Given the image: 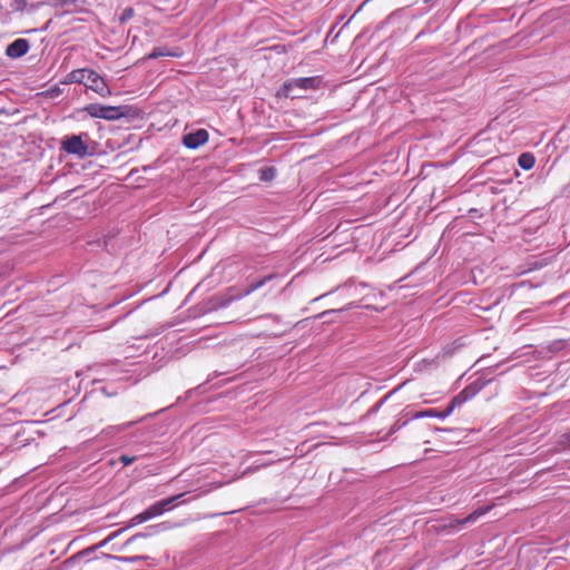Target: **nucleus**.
Instances as JSON below:
<instances>
[{"instance_id": "6ab92c4d", "label": "nucleus", "mask_w": 570, "mask_h": 570, "mask_svg": "<svg viewBox=\"0 0 570 570\" xmlns=\"http://www.w3.org/2000/svg\"><path fill=\"white\" fill-rule=\"evenodd\" d=\"M134 14H135V10L132 8H125L119 17V20H120V22H126V21L130 20L134 17Z\"/></svg>"}, {"instance_id": "0eeeda50", "label": "nucleus", "mask_w": 570, "mask_h": 570, "mask_svg": "<svg viewBox=\"0 0 570 570\" xmlns=\"http://www.w3.org/2000/svg\"><path fill=\"white\" fill-rule=\"evenodd\" d=\"M206 129H197L183 136V145L188 149H196L208 141Z\"/></svg>"}, {"instance_id": "a878e982", "label": "nucleus", "mask_w": 570, "mask_h": 570, "mask_svg": "<svg viewBox=\"0 0 570 570\" xmlns=\"http://www.w3.org/2000/svg\"><path fill=\"white\" fill-rule=\"evenodd\" d=\"M561 444L570 449V432L561 436Z\"/></svg>"}, {"instance_id": "a211bd4d", "label": "nucleus", "mask_w": 570, "mask_h": 570, "mask_svg": "<svg viewBox=\"0 0 570 570\" xmlns=\"http://www.w3.org/2000/svg\"><path fill=\"white\" fill-rule=\"evenodd\" d=\"M150 535V533H136L134 535H131L120 548H118L117 550L118 551H122L125 550L126 547H128L130 543H132L135 540H137L138 538H146Z\"/></svg>"}, {"instance_id": "bb28decb", "label": "nucleus", "mask_w": 570, "mask_h": 570, "mask_svg": "<svg viewBox=\"0 0 570 570\" xmlns=\"http://www.w3.org/2000/svg\"><path fill=\"white\" fill-rule=\"evenodd\" d=\"M434 432L438 433V434L439 433H452V432H454V430L453 429H448V428H435Z\"/></svg>"}, {"instance_id": "39448f33", "label": "nucleus", "mask_w": 570, "mask_h": 570, "mask_svg": "<svg viewBox=\"0 0 570 570\" xmlns=\"http://www.w3.org/2000/svg\"><path fill=\"white\" fill-rule=\"evenodd\" d=\"M184 495V493H180L174 497L159 500L154 504L149 505L146 510H144L145 514L147 515V519L150 520L164 514L166 511H170L171 509H174L176 501Z\"/></svg>"}, {"instance_id": "9d476101", "label": "nucleus", "mask_w": 570, "mask_h": 570, "mask_svg": "<svg viewBox=\"0 0 570 570\" xmlns=\"http://www.w3.org/2000/svg\"><path fill=\"white\" fill-rule=\"evenodd\" d=\"M453 410L451 409L450 404L446 406V409L439 411L436 409H428L423 411H419L412 415L413 420L416 419H423V417H438V419H446L452 414Z\"/></svg>"}, {"instance_id": "cd10ccee", "label": "nucleus", "mask_w": 570, "mask_h": 570, "mask_svg": "<svg viewBox=\"0 0 570 570\" xmlns=\"http://www.w3.org/2000/svg\"><path fill=\"white\" fill-rule=\"evenodd\" d=\"M150 529H154V530H166V529H168V527L166 525L165 522H163V523H159L157 525L151 527Z\"/></svg>"}, {"instance_id": "ddd939ff", "label": "nucleus", "mask_w": 570, "mask_h": 570, "mask_svg": "<svg viewBox=\"0 0 570 570\" xmlns=\"http://www.w3.org/2000/svg\"><path fill=\"white\" fill-rule=\"evenodd\" d=\"M535 158L531 153H523L518 158V165L524 170L533 168Z\"/></svg>"}, {"instance_id": "20e7f679", "label": "nucleus", "mask_w": 570, "mask_h": 570, "mask_svg": "<svg viewBox=\"0 0 570 570\" xmlns=\"http://www.w3.org/2000/svg\"><path fill=\"white\" fill-rule=\"evenodd\" d=\"M85 110L94 118H102L106 120H116L124 115L119 107L100 104H90Z\"/></svg>"}, {"instance_id": "1a4fd4ad", "label": "nucleus", "mask_w": 570, "mask_h": 570, "mask_svg": "<svg viewBox=\"0 0 570 570\" xmlns=\"http://www.w3.org/2000/svg\"><path fill=\"white\" fill-rule=\"evenodd\" d=\"M183 55H184V51L180 48L170 49L168 47H156L146 57V59H157L160 57L180 58V57H183Z\"/></svg>"}, {"instance_id": "4be33fe9", "label": "nucleus", "mask_w": 570, "mask_h": 570, "mask_svg": "<svg viewBox=\"0 0 570 570\" xmlns=\"http://www.w3.org/2000/svg\"><path fill=\"white\" fill-rule=\"evenodd\" d=\"M12 8L14 11H23L27 7V0H12Z\"/></svg>"}, {"instance_id": "f3484780", "label": "nucleus", "mask_w": 570, "mask_h": 570, "mask_svg": "<svg viewBox=\"0 0 570 570\" xmlns=\"http://www.w3.org/2000/svg\"><path fill=\"white\" fill-rule=\"evenodd\" d=\"M146 521H148V519H147V515L145 514V512L142 511V512L136 514L134 518H131L127 528H131V527L141 524Z\"/></svg>"}, {"instance_id": "7c9ffc66", "label": "nucleus", "mask_w": 570, "mask_h": 570, "mask_svg": "<svg viewBox=\"0 0 570 570\" xmlns=\"http://www.w3.org/2000/svg\"><path fill=\"white\" fill-rule=\"evenodd\" d=\"M568 187L570 188V184L568 185Z\"/></svg>"}, {"instance_id": "412c9836", "label": "nucleus", "mask_w": 570, "mask_h": 570, "mask_svg": "<svg viewBox=\"0 0 570 570\" xmlns=\"http://www.w3.org/2000/svg\"><path fill=\"white\" fill-rule=\"evenodd\" d=\"M132 424H134L132 422H128V423L117 425V426H109L106 431H108V433L120 432V431H124L127 428L131 426Z\"/></svg>"}, {"instance_id": "6e6552de", "label": "nucleus", "mask_w": 570, "mask_h": 570, "mask_svg": "<svg viewBox=\"0 0 570 570\" xmlns=\"http://www.w3.org/2000/svg\"><path fill=\"white\" fill-rule=\"evenodd\" d=\"M29 49V41L27 39L19 38L7 46L6 55L12 59H18L27 55Z\"/></svg>"}, {"instance_id": "f03ea898", "label": "nucleus", "mask_w": 570, "mask_h": 570, "mask_svg": "<svg viewBox=\"0 0 570 570\" xmlns=\"http://www.w3.org/2000/svg\"><path fill=\"white\" fill-rule=\"evenodd\" d=\"M323 79L320 76L304 77L291 79L282 86L278 95L285 98H299V95L295 94L296 89L299 90H316L321 88Z\"/></svg>"}, {"instance_id": "f8f14e48", "label": "nucleus", "mask_w": 570, "mask_h": 570, "mask_svg": "<svg viewBox=\"0 0 570 570\" xmlns=\"http://www.w3.org/2000/svg\"><path fill=\"white\" fill-rule=\"evenodd\" d=\"M50 6H52L57 10H61L62 13H68L70 10L68 8H78V0H50Z\"/></svg>"}, {"instance_id": "4468645a", "label": "nucleus", "mask_w": 570, "mask_h": 570, "mask_svg": "<svg viewBox=\"0 0 570 570\" xmlns=\"http://www.w3.org/2000/svg\"><path fill=\"white\" fill-rule=\"evenodd\" d=\"M274 274H269L267 276H264L263 278H261L259 281L257 282H253L252 284H249L245 291H244V295H249L252 294L253 292H255L256 289L263 287L267 282H269L271 279L274 278Z\"/></svg>"}, {"instance_id": "aec40b11", "label": "nucleus", "mask_w": 570, "mask_h": 570, "mask_svg": "<svg viewBox=\"0 0 570 570\" xmlns=\"http://www.w3.org/2000/svg\"><path fill=\"white\" fill-rule=\"evenodd\" d=\"M411 419H407L405 421H402L401 419H399L392 426L391 429V432L392 433H395L397 431H400L401 429H403L410 421Z\"/></svg>"}, {"instance_id": "b1692460", "label": "nucleus", "mask_w": 570, "mask_h": 570, "mask_svg": "<svg viewBox=\"0 0 570 570\" xmlns=\"http://www.w3.org/2000/svg\"><path fill=\"white\" fill-rule=\"evenodd\" d=\"M389 397V395H386L384 399H382L377 404H375L374 406H372L370 410H368V414H373V413H376L380 407L383 405V403L385 402V400Z\"/></svg>"}, {"instance_id": "5701e85b", "label": "nucleus", "mask_w": 570, "mask_h": 570, "mask_svg": "<svg viewBox=\"0 0 570 570\" xmlns=\"http://www.w3.org/2000/svg\"><path fill=\"white\" fill-rule=\"evenodd\" d=\"M119 461L124 465H129L136 461V456H129V455L122 454V455H120Z\"/></svg>"}, {"instance_id": "393cba45", "label": "nucleus", "mask_w": 570, "mask_h": 570, "mask_svg": "<svg viewBox=\"0 0 570 570\" xmlns=\"http://www.w3.org/2000/svg\"><path fill=\"white\" fill-rule=\"evenodd\" d=\"M127 528H122V529H119L117 531H114L111 532L107 538H106V541H112L114 539H116L117 537H119Z\"/></svg>"}, {"instance_id": "f257e3e1", "label": "nucleus", "mask_w": 570, "mask_h": 570, "mask_svg": "<svg viewBox=\"0 0 570 570\" xmlns=\"http://www.w3.org/2000/svg\"><path fill=\"white\" fill-rule=\"evenodd\" d=\"M66 83H82L86 88L95 91L100 97H108L111 91L105 79L95 70L83 68L76 69L66 76Z\"/></svg>"}, {"instance_id": "dca6fc26", "label": "nucleus", "mask_w": 570, "mask_h": 570, "mask_svg": "<svg viewBox=\"0 0 570 570\" xmlns=\"http://www.w3.org/2000/svg\"><path fill=\"white\" fill-rule=\"evenodd\" d=\"M259 174L262 181H271L275 177V169L273 167H265L259 170Z\"/></svg>"}, {"instance_id": "c756f323", "label": "nucleus", "mask_w": 570, "mask_h": 570, "mask_svg": "<svg viewBox=\"0 0 570 570\" xmlns=\"http://www.w3.org/2000/svg\"><path fill=\"white\" fill-rule=\"evenodd\" d=\"M333 312H336V311L335 309H331V311L324 312L323 314H330V313H333Z\"/></svg>"}, {"instance_id": "7ed1b4c3", "label": "nucleus", "mask_w": 570, "mask_h": 570, "mask_svg": "<svg viewBox=\"0 0 570 570\" xmlns=\"http://www.w3.org/2000/svg\"><path fill=\"white\" fill-rule=\"evenodd\" d=\"M83 137L88 138V134L71 135L65 137L61 142V149L67 154L75 155L79 158L91 155V151L83 140Z\"/></svg>"}, {"instance_id": "423d86ee", "label": "nucleus", "mask_w": 570, "mask_h": 570, "mask_svg": "<svg viewBox=\"0 0 570 570\" xmlns=\"http://www.w3.org/2000/svg\"><path fill=\"white\" fill-rule=\"evenodd\" d=\"M483 387V383L478 381L465 386L459 394H456L449 403L451 409L454 411L455 407L461 406L472 397H474Z\"/></svg>"}, {"instance_id": "2eb2a0df", "label": "nucleus", "mask_w": 570, "mask_h": 570, "mask_svg": "<svg viewBox=\"0 0 570 570\" xmlns=\"http://www.w3.org/2000/svg\"><path fill=\"white\" fill-rule=\"evenodd\" d=\"M105 557L109 560H117V561L127 562V563H135L139 560L147 559V557H144V556L119 557V556H114V554H105Z\"/></svg>"}, {"instance_id": "9b49d317", "label": "nucleus", "mask_w": 570, "mask_h": 570, "mask_svg": "<svg viewBox=\"0 0 570 570\" xmlns=\"http://www.w3.org/2000/svg\"><path fill=\"white\" fill-rule=\"evenodd\" d=\"M489 510H490V507L479 508V509L474 510L472 513H470L466 518L455 519L453 522H451V525L462 528L463 525H465L468 523H473L480 517L484 515Z\"/></svg>"}, {"instance_id": "c85d7f7f", "label": "nucleus", "mask_w": 570, "mask_h": 570, "mask_svg": "<svg viewBox=\"0 0 570 570\" xmlns=\"http://www.w3.org/2000/svg\"><path fill=\"white\" fill-rule=\"evenodd\" d=\"M109 541H106V539H104L102 541H100L97 546H95L94 549H99V548H102L105 547Z\"/></svg>"}]
</instances>
